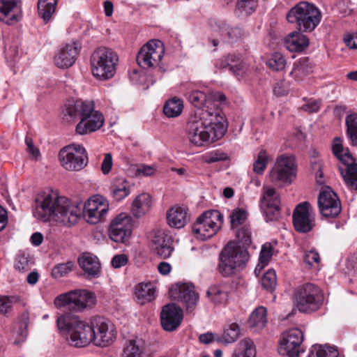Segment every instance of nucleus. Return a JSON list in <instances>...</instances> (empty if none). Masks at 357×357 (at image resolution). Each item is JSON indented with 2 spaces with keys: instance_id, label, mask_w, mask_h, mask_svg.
Wrapping results in <instances>:
<instances>
[{
  "instance_id": "f8f14e48",
  "label": "nucleus",
  "mask_w": 357,
  "mask_h": 357,
  "mask_svg": "<svg viewBox=\"0 0 357 357\" xmlns=\"http://www.w3.org/2000/svg\"><path fill=\"white\" fill-rule=\"evenodd\" d=\"M94 294L86 290L77 289L58 296L54 301L56 305L69 306L74 310L82 311L95 303Z\"/></svg>"
},
{
  "instance_id": "58836bf2",
  "label": "nucleus",
  "mask_w": 357,
  "mask_h": 357,
  "mask_svg": "<svg viewBox=\"0 0 357 357\" xmlns=\"http://www.w3.org/2000/svg\"><path fill=\"white\" fill-rule=\"evenodd\" d=\"M221 68H228L236 75H241L243 73V64L241 59L234 54H229L219 63Z\"/></svg>"
},
{
  "instance_id": "ddd939ff",
  "label": "nucleus",
  "mask_w": 357,
  "mask_h": 357,
  "mask_svg": "<svg viewBox=\"0 0 357 357\" xmlns=\"http://www.w3.org/2000/svg\"><path fill=\"white\" fill-rule=\"evenodd\" d=\"M164 48L161 41L151 40L144 45L137 56V64L144 69L154 68L163 57Z\"/></svg>"
},
{
  "instance_id": "49530a36",
  "label": "nucleus",
  "mask_w": 357,
  "mask_h": 357,
  "mask_svg": "<svg viewBox=\"0 0 357 357\" xmlns=\"http://www.w3.org/2000/svg\"><path fill=\"white\" fill-rule=\"evenodd\" d=\"M247 218L248 213L245 209L241 208L234 209L229 215L231 229H234L245 225L244 223Z\"/></svg>"
},
{
  "instance_id": "338daca9",
  "label": "nucleus",
  "mask_w": 357,
  "mask_h": 357,
  "mask_svg": "<svg viewBox=\"0 0 357 357\" xmlns=\"http://www.w3.org/2000/svg\"><path fill=\"white\" fill-rule=\"evenodd\" d=\"M158 270L160 273L165 275L170 273L171 266L169 263L162 261L158 264Z\"/></svg>"
},
{
  "instance_id": "3c124183",
  "label": "nucleus",
  "mask_w": 357,
  "mask_h": 357,
  "mask_svg": "<svg viewBox=\"0 0 357 357\" xmlns=\"http://www.w3.org/2000/svg\"><path fill=\"white\" fill-rule=\"evenodd\" d=\"M266 64L273 70L279 71L284 68L286 59L282 54L276 52L272 54Z\"/></svg>"
},
{
  "instance_id": "7ed1b4c3",
  "label": "nucleus",
  "mask_w": 357,
  "mask_h": 357,
  "mask_svg": "<svg viewBox=\"0 0 357 357\" xmlns=\"http://www.w3.org/2000/svg\"><path fill=\"white\" fill-rule=\"evenodd\" d=\"M227 130L225 115L220 109L198 110L190 113L186 125L190 142L196 146L209 144L221 139Z\"/></svg>"
},
{
  "instance_id": "b1692460",
  "label": "nucleus",
  "mask_w": 357,
  "mask_h": 357,
  "mask_svg": "<svg viewBox=\"0 0 357 357\" xmlns=\"http://www.w3.org/2000/svg\"><path fill=\"white\" fill-rule=\"evenodd\" d=\"M210 25L213 31L218 32L222 40L229 43H234L243 36V30L238 26H231L225 21L211 20Z\"/></svg>"
},
{
  "instance_id": "4468645a",
  "label": "nucleus",
  "mask_w": 357,
  "mask_h": 357,
  "mask_svg": "<svg viewBox=\"0 0 357 357\" xmlns=\"http://www.w3.org/2000/svg\"><path fill=\"white\" fill-rule=\"evenodd\" d=\"M318 206L323 218H335L342 211L340 200L337 194L329 187L322 190L318 197Z\"/></svg>"
},
{
  "instance_id": "6ab92c4d",
  "label": "nucleus",
  "mask_w": 357,
  "mask_h": 357,
  "mask_svg": "<svg viewBox=\"0 0 357 357\" xmlns=\"http://www.w3.org/2000/svg\"><path fill=\"white\" fill-rule=\"evenodd\" d=\"M104 121L103 114L95 110L94 102L92 101L89 111L77 124L75 130L79 135H86L100 129L103 126Z\"/></svg>"
},
{
  "instance_id": "f704fd0d",
  "label": "nucleus",
  "mask_w": 357,
  "mask_h": 357,
  "mask_svg": "<svg viewBox=\"0 0 357 357\" xmlns=\"http://www.w3.org/2000/svg\"><path fill=\"white\" fill-rule=\"evenodd\" d=\"M58 0H38L37 3L38 17L47 24L55 13Z\"/></svg>"
},
{
  "instance_id": "69168bd1",
  "label": "nucleus",
  "mask_w": 357,
  "mask_h": 357,
  "mask_svg": "<svg viewBox=\"0 0 357 357\" xmlns=\"http://www.w3.org/2000/svg\"><path fill=\"white\" fill-rule=\"evenodd\" d=\"M25 143L27 146L28 152L34 158H37L40 155V151L38 148L34 146L32 139L26 137L25 139Z\"/></svg>"
},
{
  "instance_id": "4c0bfd02",
  "label": "nucleus",
  "mask_w": 357,
  "mask_h": 357,
  "mask_svg": "<svg viewBox=\"0 0 357 357\" xmlns=\"http://www.w3.org/2000/svg\"><path fill=\"white\" fill-rule=\"evenodd\" d=\"M144 349V342L143 340H130L123 348L122 357H142Z\"/></svg>"
},
{
  "instance_id": "f03ea898",
  "label": "nucleus",
  "mask_w": 357,
  "mask_h": 357,
  "mask_svg": "<svg viewBox=\"0 0 357 357\" xmlns=\"http://www.w3.org/2000/svg\"><path fill=\"white\" fill-rule=\"evenodd\" d=\"M59 330L66 333V340L70 346L81 348L92 341L94 344L105 347L113 343L116 333L109 328L107 321L101 317L92 319L91 325L70 313L61 315L56 320Z\"/></svg>"
},
{
  "instance_id": "5701e85b",
  "label": "nucleus",
  "mask_w": 357,
  "mask_h": 357,
  "mask_svg": "<svg viewBox=\"0 0 357 357\" xmlns=\"http://www.w3.org/2000/svg\"><path fill=\"white\" fill-rule=\"evenodd\" d=\"M20 0H0V21L12 25L22 17Z\"/></svg>"
},
{
  "instance_id": "2eb2a0df",
  "label": "nucleus",
  "mask_w": 357,
  "mask_h": 357,
  "mask_svg": "<svg viewBox=\"0 0 357 357\" xmlns=\"http://www.w3.org/2000/svg\"><path fill=\"white\" fill-rule=\"evenodd\" d=\"M303 341V332L297 328H291L282 334L278 352L280 355L288 357H298Z\"/></svg>"
},
{
  "instance_id": "393cba45",
  "label": "nucleus",
  "mask_w": 357,
  "mask_h": 357,
  "mask_svg": "<svg viewBox=\"0 0 357 357\" xmlns=\"http://www.w3.org/2000/svg\"><path fill=\"white\" fill-rule=\"evenodd\" d=\"M80 49L81 45L79 42L66 44L54 57L56 66L61 68L72 66L77 58Z\"/></svg>"
},
{
  "instance_id": "7c9ffc66",
  "label": "nucleus",
  "mask_w": 357,
  "mask_h": 357,
  "mask_svg": "<svg viewBox=\"0 0 357 357\" xmlns=\"http://www.w3.org/2000/svg\"><path fill=\"white\" fill-rule=\"evenodd\" d=\"M267 323L266 308L260 306L257 307L250 314L248 320V326L254 333H259Z\"/></svg>"
},
{
  "instance_id": "a18cd8bd",
  "label": "nucleus",
  "mask_w": 357,
  "mask_h": 357,
  "mask_svg": "<svg viewBox=\"0 0 357 357\" xmlns=\"http://www.w3.org/2000/svg\"><path fill=\"white\" fill-rule=\"evenodd\" d=\"M240 335V327L236 323H232L225 327L223 334L217 340L226 344L234 342Z\"/></svg>"
},
{
  "instance_id": "4be33fe9",
  "label": "nucleus",
  "mask_w": 357,
  "mask_h": 357,
  "mask_svg": "<svg viewBox=\"0 0 357 357\" xmlns=\"http://www.w3.org/2000/svg\"><path fill=\"white\" fill-rule=\"evenodd\" d=\"M176 291L172 296L183 304L188 313H192L196 308L199 296L195 291V286L192 284L183 283L178 285Z\"/></svg>"
},
{
  "instance_id": "0e129e2a",
  "label": "nucleus",
  "mask_w": 357,
  "mask_h": 357,
  "mask_svg": "<svg viewBox=\"0 0 357 357\" xmlns=\"http://www.w3.org/2000/svg\"><path fill=\"white\" fill-rule=\"evenodd\" d=\"M346 45L350 49H357V33L347 34L344 38Z\"/></svg>"
},
{
  "instance_id": "603ef678",
  "label": "nucleus",
  "mask_w": 357,
  "mask_h": 357,
  "mask_svg": "<svg viewBox=\"0 0 357 357\" xmlns=\"http://www.w3.org/2000/svg\"><path fill=\"white\" fill-rule=\"evenodd\" d=\"M73 267L74 262L70 261L66 263L59 264L52 268V276L56 279L64 277L73 271Z\"/></svg>"
},
{
  "instance_id": "e433bc0d",
  "label": "nucleus",
  "mask_w": 357,
  "mask_h": 357,
  "mask_svg": "<svg viewBox=\"0 0 357 357\" xmlns=\"http://www.w3.org/2000/svg\"><path fill=\"white\" fill-rule=\"evenodd\" d=\"M307 357H344L336 347L329 344H314Z\"/></svg>"
},
{
  "instance_id": "20e7f679",
  "label": "nucleus",
  "mask_w": 357,
  "mask_h": 357,
  "mask_svg": "<svg viewBox=\"0 0 357 357\" xmlns=\"http://www.w3.org/2000/svg\"><path fill=\"white\" fill-rule=\"evenodd\" d=\"M247 250L242 248L235 242H229L219 255L218 271L223 277H230L243 268L249 260Z\"/></svg>"
},
{
  "instance_id": "473e14b6",
  "label": "nucleus",
  "mask_w": 357,
  "mask_h": 357,
  "mask_svg": "<svg viewBox=\"0 0 357 357\" xmlns=\"http://www.w3.org/2000/svg\"><path fill=\"white\" fill-rule=\"evenodd\" d=\"M155 289L151 282L139 283L135 286V295L140 305L155 299Z\"/></svg>"
},
{
  "instance_id": "dca6fc26",
  "label": "nucleus",
  "mask_w": 357,
  "mask_h": 357,
  "mask_svg": "<svg viewBox=\"0 0 357 357\" xmlns=\"http://www.w3.org/2000/svg\"><path fill=\"white\" fill-rule=\"evenodd\" d=\"M132 230V219L125 213L117 215L110 223L109 236L116 243H126Z\"/></svg>"
},
{
  "instance_id": "4d7b16f0",
  "label": "nucleus",
  "mask_w": 357,
  "mask_h": 357,
  "mask_svg": "<svg viewBox=\"0 0 357 357\" xmlns=\"http://www.w3.org/2000/svg\"><path fill=\"white\" fill-rule=\"evenodd\" d=\"M31 264V259L29 255L24 254H20L17 256L15 267L16 269L22 271H28L30 268V264Z\"/></svg>"
},
{
  "instance_id": "5fc2aeb1",
  "label": "nucleus",
  "mask_w": 357,
  "mask_h": 357,
  "mask_svg": "<svg viewBox=\"0 0 357 357\" xmlns=\"http://www.w3.org/2000/svg\"><path fill=\"white\" fill-rule=\"evenodd\" d=\"M229 159L227 154L222 151L215 150L206 153L203 155L204 161L207 164H211L220 161H225Z\"/></svg>"
},
{
  "instance_id": "37998d69",
  "label": "nucleus",
  "mask_w": 357,
  "mask_h": 357,
  "mask_svg": "<svg viewBox=\"0 0 357 357\" xmlns=\"http://www.w3.org/2000/svg\"><path fill=\"white\" fill-rule=\"evenodd\" d=\"M189 102L196 108L191 113H196L198 110L208 111V106L206 95L200 91H195L190 93L188 96Z\"/></svg>"
},
{
  "instance_id": "0eeeda50",
  "label": "nucleus",
  "mask_w": 357,
  "mask_h": 357,
  "mask_svg": "<svg viewBox=\"0 0 357 357\" xmlns=\"http://www.w3.org/2000/svg\"><path fill=\"white\" fill-rule=\"evenodd\" d=\"M332 152L342 165L338 169L350 190H357V163L348 148H344L342 139L335 137L332 143Z\"/></svg>"
},
{
  "instance_id": "1a4fd4ad",
  "label": "nucleus",
  "mask_w": 357,
  "mask_h": 357,
  "mask_svg": "<svg viewBox=\"0 0 357 357\" xmlns=\"http://www.w3.org/2000/svg\"><path fill=\"white\" fill-rule=\"evenodd\" d=\"M223 216L216 210L207 211L197 218L192 229L197 238L205 241L213 236L222 227Z\"/></svg>"
},
{
  "instance_id": "09e8293b",
  "label": "nucleus",
  "mask_w": 357,
  "mask_h": 357,
  "mask_svg": "<svg viewBox=\"0 0 357 357\" xmlns=\"http://www.w3.org/2000/svg\"><path fill=\"white\" fill-rule=\"evenodd\" d=\"M273 256V247L271 243H265L263 245L259 259V264H257L255 271L257 272L258 268L262 269L264 266H267L271 261Z\"/></svg>"
},
{
  "instance_id": "79ce46f5",
  "label": "nucleus",
  "mask_w": 357,
  "mask_h": 357,
  "mask_svg": "<svg viewBox=\"0 0 357 357\" xmlns=\"http://www.w3.org/2000/svg\"><path fill=\"white\" fill-rule=\"evenodd\" d=\"M183 109V101L178 98H173L166 102L163 107L165 115L169 118L179 116Z\"/></svg>"
},
{
  "instance_id": "c9c22d12",
  "label": "nucleus",
  "mask_w": 357,
  "mask_h": 357,
  "mask_svg": "<svg viewBox=\"0 0 357 357\" xmlns=\"http://www.w3.org/2000/svg\"><path fill=\"white\" fill-rule=\"evenodd\" d=\"M206 295L215 304H225L229 297V287L226 284L211 286Z\"/></svg>"
},
{
  "instance_id": "c85d7f7f",
  "label": "nucleus",
  "mask_w": 357,
  "mask_h": 357,
  "mask_svg": "<svg viewBox=\"0 0 357 357\" xmlns=\"http://www.w3.org/2000/svg\"><path fill=\"white\" fill-rule=\"evenodd\" d=\"M300 31H293L284 38V44L290 52H301L309 46V38Z\"/></svg>"
},
{
  "instance_id": "680f3d73",
  "label": "nucleus",
  "mask_w": 357,
  "mask_h": 357,
  "mask_svg": "<svg viewBox=\"0 0 357 357\" xmlns=\"http://www.w3.org/2000/svg\"><path fill=\"white\" fill-rule=\"evenodd\" d=\"M112 167V157L111 153H106L102 162L101 170L104 174H108Z\"/></svg>"
},
{
  "instance_id": "8fccbe9b",
  "label": "nucleus",
  "mask_w": 357,
  "mask_h": 357,
  "mask_svg": "<svg viewBox=\"0 0 357 357\" xmlns=\"http://www.w3.org/2000/svg\"><path fill=\"white\" fill-rule=\"evenodd\" d=\"M261 283L264 289L269 292H273L277 284L275 271L273 269L267 271L262 276Z\"/></svg>"
},
{
  "instance_id": "864d4df0",
  "label": "nucleus",
  "mask_w": 357,
  "mask_h": 357,
  "mask_svg": "<svg viewBox=\"0 0 357 357\" xmlns=\"http://www.w3.org/2000/svg\"><path fill=\"white\" fill-rule=\"evenodd\" d=\"M257 0H237L236 10L241 13L252 14L257 6Z\"/></svg>"
},
{
  "instance_id": "774afa93",
  "label": "nucleus",
  "mask_w": 357,
  "mask_h": 357,
  "mask_svg": "<svg viewBox=\"0 0 357 357\" xmlns=\"http://www.w3.org/2000/svg\"><path fill=\"white\" fill-rule=\"evenodd\" d=\"M43 241V236L40 232H35L31 236V242L33 245H40Z\"/></svg>"
},
{
  "instance_id": "052dcab7",
  "label": "nucleus",
  "mask_w": 357,
  "mask_h": 357,
  "mask_svg": "<svg viewBox=\"0 0 357 357\" xmlns=\"http://www.w3.org/2000/svg\"><path fill=\"white\" fill-rule=\"evenodd\" d=\"M320 101L317 100H310L306 104L303 105L301 109L308 113L317 112L320 109Z\"/></svg>"
},
{
  "instance_id": "c03bdc74",
  "label": "nucleus",
  "mask_w": 357,
  "mask_h": 357,
  "mask_svg": "<svg viewBox=\"0 0 357 357\" xmlns=\"http://www.w3.org/2000/svg\"><path fill=\"white\" fill-rule=\"evenodd\" d=\"M236 229V237L238 240V243H236L242 248L247 250V248L252 242L250 226L249 225H243Z\"/></svg>"
},
{
  "instance_id": "a878e982",
  "label": "nucleus",
  "mask_w": 357,
  "mask_h": 357,
  "mask_svg": "<svg viewBox=\"0 0 357 357\" xmlns=\"http://www.w3.org/2000/svg\"><path fill=\"white\" fill-rule=\"evenodd\" d=\"M173 238L162 231H156L151 239L152 249L162 259L169 257L174 250Z\"/></svg>"
},
{
  "instance_id": "bf43d9fd",
  "label": "nucleus",
  "mask_w": 357,
  "mask_h": 357,
  "mask_svg": "<svg viewBox=\"0 0 357 357\" xmlns=\"http://www.w3.org/2000/svg\"><path fill=\"white\" fill-rule=\"evenodd\" d=\"M128 262V257L125 254H119L113 257L111 265L114 268H119L126 266Z\"/></svg>"
},
{
  "instance_id": "13d9d810",
  "label": "nucleus",
  "mask_w": 357,
  "mask_h": 357,
  "mask_svg": "<svg viewBox=\"0 0 357 357\" xmlns=\"http://www.w3.org/2000/svg\"><path fill=\"white\" fill-rule=\"evenodd\" d=\"M304 261L310 266L314 264H319L320 261L319 254L315 250H310L305 252L303 255Z\"/></svg>"
},
{
  "instance_id": "6e6552de",
  "label": "nucleus",
  "mask_w": 357,
  "mask_h": 357,
  "mask_svg": "<svg viewBox=\"0 0 357 357\" xmlns=\"http://www.w3.org/2000/svg\"><path fill=\"white\" fill-rule=\"evenodd\" d=\"M294 298L298 310L305 313L317 310L324 301V295L319 287L312 283L298 287L295 291Z\"/></svg>"
},
{
  "instance_id": "bb28decb",
  "label": "nucleus",
  "mask_w": 357,
  "mask_h": 357,
  "mask_svg": "<svg viewBox=\"0 0 357 357\" xmlns=\"http://www.w3.org/2000/svg\"><path fill=\"white\" fill-rule=\"evenodd\" d=\"M78 264L85 274L87 275V278H95L99 277L100 263L96 256L89 252H84L78 258Z\"/></svg>"
},
{
  "instance_id": "a211bd4d",
  "label": "nucleus",
  "mask_w": 357,
  "mask_h": 357,
  "mask_svg": "<svg viewBox=\"0 0 357 357\" xmlns=\"http://www.w3.org/2000/svg\"><path fill=\"white\" fill-rule=\"evenodd\" d=\"M280 204L276 190L273 188H267L260 199V208L267 222L278 220L280 216Z\"/></svg>"
},
{
  "instance_id": "a19ab883",
  "label": "nucleus",
  "mask_w": 357,
  "mask_h": 357,
  "mask_svg": "<svg viewBox=\"0 0 357 357\" xmlns=\"http://www.w3.org/2000/svg\"><path fill=\"white\" fill-rule=\"evenodd\" d=\"M346 136L351 145L357 146V114H348L345 119Z\"/></svg>"
},
{
  "instance_id": "aec40b11",
  "label": "nucleus",
  "mask_w": 357,
  "mask_h": 357,
  "mask_svg": "<svg viewBox=\"0 0 357 357\" xmlns=\"http://www.w3.org/2000/svg\"><path fill=\"white\" fill-rule=\"evenodd\" d=\"M310 204L305 202L297 205L293 212V224L295 230L301 233L310 232L314 227V219L310 213Z\"/></svg>"
},
{
  "instance_id": "2f4dec72",
  "label": "nucleus",
  "mask_w": 357,
  "mask_h": 357,
  "mask_svg": "<svg viewBox=\"0 0 357 357\" xmlns=\"http://www.w3.org/2000/svg\"><path fill=\"white\" fill-rule=\"evenodd\" d=\"M131 185L123 178H115L110 186L112 197L117 202L121 201L130 193Z\"/></svg>"
},
{
  "instance_id": "412c9836",
  "label": "nucleus",
  "mask_w": 357,
  "mask_h": 357,
  "mask_svg": "<svg viewBox=\"0 0 357 357\" xmlns=\"http://www.w3.org/2000/svg\"><path fill=\"white\" fill-rule=\"evenodd\" d=\"M182 310L172 303L165 305L160 313V323L166 331H174L178 328L183 320Z\"/></svg>"
},
{
  "instance_id": "9b49d317",
  "label": "nucleus",
  "mask_w": 357,
  "mask_h": 357,
  "mask_svg": "<svg viewBox=\"0 0 357 357\" xmlns=\"http://www.w3.org/2000/svg\"><path fill=\"white\" fill-rule=\"evenodd\" d=\"M297 165L294 155H282L270 172L273 182L291 184L296 177Z\"/></svg>"
},
{
  "instance_id": "6e6d98bb",
  "label": "nucleus",
  "mask_w": 357,
  "mask_h": 357,
  "mask_svg": "<svg viewBox=\"0 0 357 357\" xmlns=\"http://www.w3.org/2000/svg\"><path fill=\"white\" fill-rule=\"evenodd\" d=\"M14 301H17L14 296H0V313L7 316L12 310Z\"/></svg>"
},
{
  "instance_id": "72a5a7b5",
  "label": "nucleus",
  "mask_w": 357,
  "mask_h": 357,
  "mask_svg": "<svg viewBox=\"0 0 357 357\" xmlns=\"http://www.w3.org/2000/svg\"><path fill=\"white\" fill-rule=\"evenodd\" d=\"M151 206V197L147 193L139 195L132 204L131 211L135 217L139 218L145 215Z\"/></svg>"
},
{
  "instance_id": "f3484780",
  "label": "nucleus",
  "mask_w": 357,
  "mask_h": 357,
  "mask_svg": "<svg viewBox=\"0 0 357 357\" xmlns=\"http://www.w3.org/2000/svg\"><path fill=\"white\" fill-rule=\"evenodd\" d=\"M92 101L83 100L82 99H69L61 107V118L64 122L75 123L80 121L89 109V105Z\"/></svg>"
},
{
  "instance_id": "e2e57ef3",
  "label": "nucleus",
  "mask_w": 357,
  "mask_h": 357,
  "mask_svg": "<svg viewBox=\"0 0 357 357\" xmlns=\"http://www.w3.org/2000/svg\"><path fill=\"white\" fill-rule=\"evenodd\" d=\"M156 169L153 165H142L137 169V173L139 175H143L144 176H151L155 174Z\"/></svg>"
},
{
  "instance_id": "f257e3e1",
  "label": "nucleus",
  "mask_w": 357,
  "mask_h": 357,
  "mask_svg": "<svg viewBox=\"0 0 357 357\" xmlns=\"http://www.w3.org/2000/svg\"><path fill=\"white\" fill-rule=\"evenodd\" d=\"M108 210L109 204L102 196L90 198L82 206L66 197L54 198L47 195L42 200L36 198L33 213L35 218L43 222L53 220L70 227L77 223L82 214L89 223L96 224L105 218Z\"/></svg>"
},
{
  "instance_id": "de8ad7c7",
  "label": "nucleus",
  "mask_w": 357,
  "mask_h": 357,
  "mask_svg": "<svg viewBox=\"0 0 357 357\" xmlns=\"http://www.w3.org/2000/svg\"><path fill=\"white\" fill-rule=\"evenodd\" d=\"M268 162V156L265 149H261L253 163V172L257 174L261 175L264 174Z\"/></svg>"
},
{
  "instance_id": "c756f323",
  "label": "nucleus",
  "mask_w": 357,
  "mask_h": 357,
  "mask_svg": "<svg viewBox=\"0 0 357 357\" xmlns=\"http://www.w3.org/2000/svg\"><path fill=\"white\" fill-rule=\"evenodd\" d=\"M314 64L308 57L303 56L294 62L290 75L296 82L302 81L306 76L312 73Z\"/></svg>"
},
{
  "instance_id": "9d476101",
  "label": "nucleus",
  "mask_w": 357,
  "mask_h": 357,
  "mask_svg": "<svg viewBox=\"0 0 357 357\" xmlns=\"http://www.w3.org/2000/svg\"><path fill=\"white\" fill-rule=\"evenodd\" d=\"M59 159L61 166L68 171H79L88 164L87 152L79 144H70L61 149Z\"/></svg>"
},
{
  "instance_id": "ea45409f",
  "label": "nucleus",
  "mask_w": 357,
  "mask_h": 357,
  "mask_svg": "<svg viewBox=\"0 0 357 357\" xmlns=\"http://www.w3.org/2000/svg\"><path fill=\"white\" fill-rule=\"evenodd\" d=\"M256 347L252 340L245 338L239 342L232 357H255Z\"/></svg>"
},
{
  "instance_id": "423d86ee",
  "label": "nucleus",
  "mask_w": 357,
  "mask_h": 357,
  "mask_svg": "<svg viewBox=\"0 0 357 357\" xmlns=\"http://www.w3.org/2000/svg\"><path fill=\"white\" fill-rule=\"evenodd\" d=\"M118 62L119 56L113 50L100 47L90 58L92 74L99 79H109L115 75Z\"/></svg>"
},
{
  "instance_id": "cd10ccee",
  "label": "nucleus",
  "mask_w": 357,
  "mask_h": 357,
  "mask_svg": "<svg viewBox=\"0 0 357 357\" xmlns=\"http://www.w3.org/2000/svg\"><path fill=\"white\" fill-rule=\"evenodd\" d=\"M167 221L171 227H183L189 221L187 208L180 206L172 207L167 212Z\"/></svg>"
},
{
  "instance_id": "39448f33",
  "label": "nucleus",
  "mask_w": 357,
  "mask_h": 357,
  "mask_svg": "<svg viewBox=\"0 0 357 357\" xmlns=\"http://www.w3.org/2000/svg\"><path fill=\"white\" fill-rule=\"evenodd\" d=\"M289 22L296 24L302 31H312L320 23L321 13L314 4L301 1L294 6L287 14Z\"/></svg>"
}]
</instances>
